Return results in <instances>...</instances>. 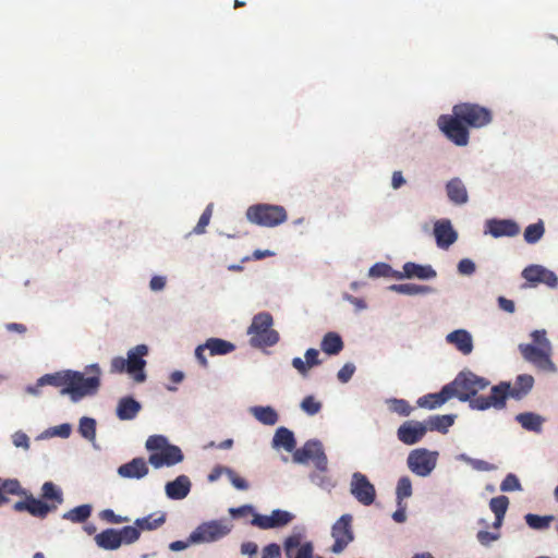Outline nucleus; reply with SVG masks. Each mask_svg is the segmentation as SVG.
I'll return each instance as SVG.
<instances>
[{
  "label": "nucleus",
  "mask_w": 558,
  "mask_h": 558,
  "mask_svg": "<svg viewBox=\"0 0 558 558\" xmlns=\"http://www.w3.org/2000/svg\"><path fill=\"white\" fill-rule=\"evenodd\" d=\"M7 495H26V492L22 488L20 482L15 478L2 480L0 477V506L9 502Z\"/></svg>",
  "instance_id": "nucleus-32"
},
{
  "label": "nucleus",
  "mask_w": 558,
  "mask_h": 558,
  "mask_svg": "<svg viewBox=\"0 0 558 558\" xmlns=\"http://www.w3.org/2000/svg\"><path fill=\"white\" fill-rule=\"evenodd\" d=\"M355 372V366L351 363L344 364L338 372L337 377L341 383H348Z\"/></svg>",
  "instance_id": "nucleus-60"
},
{
  "label": "nucleus",
  "mask_w": 558,
  "mask_h": 558,
  "mask_svg": "<svg viewBox=\"0 0 558 558\" xmlns=\"http://www.w3.org/2000/svg\"><path fill=\"white\" fill-rule=\"evenodd\" d=\"M469 463L476 471H493L495 470V465L490 464L487 461L480 459H469Z\"/></svg>",
  "instance_id": "nucleus-64"
},
{
  "label": "nucleus",
  "mask_w": 558,
  "mask_h": 558,
  "mask_svg": "<svg viewBox=\"0 0 558 558\" xmlns=\"http://www.w3.org/2000/svg\"><path fill=\"white\" fill-rule=\"evenodd\" d=\"M166 521L165 514L156 515L151 513L147 517L136 519L134 524L141 531H153L162 525Z\"/></svg>",
  "instance_id": "nucleus-38"
},
{
  "label": "nucleus",
  "mask_w": 558,
  "mask_h": 558,
  "mask_svg": "<svg viewBox=\"0 0 558 558\" xmlns=\"http://www.w3.org/2000/svg\"><path fill=\"white\" fill-rule=\"evenodd\" d=\"M232 518H246L254 514V508L251 505H243L239 508H231L229 510Z\"/></svg>",
  "instance_id": "nucleus-59"
},
{
  "label": "nucleus",
  "mask_w": 558,
  "mask_h": 558,
  "mask_svg": "<svg viewBox=\"0 0 558 558\" xmlns=\"http://www.w3.org/2000/svg\"><path fill=\"white\" fill-rule=\"evenodd\" d=\"M232 525L226 519L213 520L199 524L190 535L193 543L216 542L231 532Z\"/></svg>",
  "instance_id": "nucleus-9"
},
{
  "label": "nucleus",
  "mask_w": 558,
  "mask_h": 558,
  "mask_svg": "<svg viewBox=\"0 0 558 558\" xmlns=\"http://www.w3.org/2000/svg\"><path fill=\"white\" fill-rule=\"evenodd\" d=\"M100 518L108 523L120 524L129 521V518L116 514L111 509H105L100 512Z\"/></svg>",
  "instance_id": "nucleus-55"
},
{
  "label": "nucleus",
  "mask_w": 558,
  "mask_h": 558,
  "mask_svg": "<svg viewBox=\"0 0 558 558\" xmlns=\"http://www.w3.org/2000/svg\"><path fill=\"white\" fill-rule=\"evenodd\" d=\"M251 524L262 530L272 529L271 520L269 515L259 514L254 511Z\"/></svg>",
  "instance_id": "nucleus-54"
},
{
  "label": "nucleus",
  "mask_w": 558,
  "mask_h": 558,
  "mask_svg": "<svg viewBox=\"0 0 558 558\" xmlns=\"http://www.w3.org/2000/svg\"><path fill=\"white\" fill-rule=\"evenodd\" d=\"M322 350L329 354L336 355L343 349V341L336 332H327L320 343Z\"/></svg>",
  "instance_id": "nucleus-36"
},
{
  "label": "nucleus",
  "mask_w": 558,
  "mask_h": 558,
  "mask_svg": "<svg viewBox=\"0 0 558 558\" xmlns=\"http://www.w3.org/2000/svg\"><path fill=\"white\" fill-rule=\"evenodd\" d=\"M389 409L401 416H409L412 412V407L404 399L389 400Z\"/></svg>",
  "instance_id": "nucleus-50"
},
{
  "label": "nucleus",
  "mask_w": 558,
  "mask_h": 558,
  "mask_svg": "<svg viewBox=\"0 0 558 558\" xmlns=\"http://www.w3.org/2000/svg\"><path fill=\"white\" fill-rule=\"evenodd\" d=\"M396 272L390 265L386 263H377L369 268L368 275L372 278H380V277H393L396 278Z\"/></svg>",
  "instance_id": "nucleus-49"
},
{
  "label": "nucleus",
  "mask_w": 558,
  "mask_h": 558,
  "mask_svg": "<svg viewBox=\"0 0 558 558\" xmlns=\"http://www.w3.org/2000/svg\"><path fill=\"white\" fill-rule=\"evenodd\" d=\"M95 542L98 547L106 550H116L121 546V538L119 537L118 530L106 529L95 536Z\"/></svg>",
  "instance_id": "nucleus-30"
},
{
  "label": "nucleus",
  "mask_w": 558,
  "mask_h": 558,
  "mask_svg": "<svg viewBox=\"0 0 558 558\" xmlns=\"http://www.w3.org/2000/svg\"><path fill=\"white\" fill-rule=\"evenodd\" d=\"M500 537L499 532L478 531L476 534L477 541L483 546H489L493 542Z\"/></svg>",
  "instance_id": "nucleus-56"
},
{
  "label": "nucleus",
  "mask_w": 558,
  "mask_h": 558,
  "mask_svg": "<svg viewBox=\"0 0 558 558\" xmlns=\"http://www.w3.org/2000/svg\"><path fill=\"white\" fill-rule=\"evenodd\" d=\"M389 290L405 295L426 294L433 291V289L428 286H421L415 283L391 284Z\"/></svg>",
  "instance_id": "nucleus-37"
},
{
  "label": "nucleus",
  "mask_w": 558,
  "mask_h": 558,
  "mask_svg": "<svg viewBox=\"0 0 558 558\" xmlns=\"http://www.w3.org/2000/svg\"><path fill=\"white\" fill-rule=\"evenodd\" d=\"M500 489L502 492H515V490H521L522 487H521L519 478L514 474L509 473L508 475H506V477L501 482Z\"/></svg>",
  "instance_id": "nucleus-53"
},
{
  "label": "nucleus",
  "mask_w": 558,
  "mask_h": 558,
  "mask_svg": "<svg viewBox=\"0 0 558 558\" xmlns=\"http://www.w3.org/2000/svg\"><path fill=\"white\" fill-rule=\"evenodd\" d=\"M531 337L533 339V343L532 344H535L536 347H541V348H543V347H545V348L551 347L549 340L546 337V331L544 329H542V330H534L531 333Z\"/></svg>",
  "instance_id": "nucleus-58"
},
{
  "label": "nucleus",
  "mask_w": 558,
  "mask_h": 558,
  "mask_svg": "<svg viewBox=\"0 0 558 558\" xmlns=\"http://www.w3.org/2000/svg\"><path fill=\"white\" fill-rule=\"evenodd\" d=\"M488 385L489 381L486 378L472 372H461L452 383L448 384V386H451L453 397L462 402L469 401L470 403L477 398V392L484 390Z\"/></svg>",
  "instance_id": "nucleus-7"
},
{
  "label": "nucleus",
  "mask_w": 558,
  "mask_h": 558,
  "mask_svg": "<svg viewBox=\"0 0 558 558\" xmlns=\"http://www.w3.org/2000/svg\"><path fill=\"white\" fill-rule=\"evenodd\" d=\"M93 376L85 377L80 372L65 371L54 374H46L39 378V386L50 385L62 387L61 395H70L76 402L86 396L95 395L100 386V367L98 364L87 366Z\"/></svg>",
  "instance_id": "nucleus-1"
},
{
  "label": "nucleus",
  "mask_w": 558,
  "mask_h": 558,
  "mask_svg": "<svg viewBox=\"0 0 558 558\" xmlns=\"http://www.w3.org/2000/svg\"><path fill=\"white\" fill-rule=\"evenodd\" d=\"M301 409L308 415H315L322 410V403L313 396H306L301 402Z\"/></svg>",
  "instance_id": "nucleus-51"
},
{
  "label": "nucleus",
  "mask_w": 558,
  "mask_h": 558,
  "mask_svg": "<svg viewBox=\"0 0 558 558\" xmlns=\"http://www.w3.org/2000/svg\"><path fill=\"white\" fill-rule=\"evenodd\" d=\"M437 276L436 271L429 265H418L408 262L403 265L402 272H396V279L418 278L422 280L433 279Z\"/></svg>",
  "instance_id": "nucleus-21"
},
{
  "label": "nucleus",
  "mask_w": 558,
  "mask_h": 558,
  "mask_svg": "<svg viewBox=\"0 0 558 558\" xmlns=\"http://www.w3.org/2000/svg\"><path fill=\"white\" fill-rule=\"evenodd\" d=\"M141 409V403L137 402L135 399H133L132 397H124L120 399L118 403L117 416L121 421L133 420L134 417H136Z\"/></svg>",
  "instance_id": "nucleus-29"
},
{
  "label": "nucleus",
  "mask_w": 558,
  "mask_h": 558,
  "mask_svg": "<svg viewBox=\"0 0 558 558\" xmlns=\"http://www.w3.org/2000/svg\"><path fill=\"white\" fill-rule=\"evenodd\" d=\"M226 474L228 475L230 482L236 489L245 490L248 488L247 482L244 478L240 477L233 470L226 469Z\"/></svg>",
  "instance_id": "nucleus-57"
},
{
  "label": "nucleus",
  "mask_w": 558,
  "mask_h": 558,
  "mask_svg": "<svg viewBox=\"0 0 558 558\" xmlns=\"http://www.w3.org/2000/svg\"><path fill=\"white\" fill-rule=\"evenodd\" d=\"M13 444L15 447H22L24 449L29 448V438L28 436L23 432H16L13 436Z\"/></svg>",
  "instance_id": "nucleus-63"
},
{
  "label": "nucleus",
  "mask_w": 558,
  "mask_h": 558,
  "mask_svg": "<svg viewBox=\"0 0 558 558\" xmlns=\"http://www.w3.org/2000/svg\"><path fill=\"white\" fill-rule=\"evenodd\" d=\"M292 459L294 462L301 464L313 461L317 470H327V457L324 452L322 442L318 440H308L302 448L295 449L293 451Z\"/></svg>",
  "instance_id": "nucleus-12"
},
{
  "label": "nucleus",
  "mask_w": 558,
  "mask_h": 558,
  "mask_svg": "<svg viewBox=\"0 0 558 558\" xmlns=\"http://www.w3.org/2000/svg\"><path fill=\"white\" fill-rule=\"evenodd\" d=\"M269 517L271 520L272 529L284 526L289 524L293 519V515L289 511L280 509L274 510Z\"/></svg>",
  "instance_id": "nucleus-47"
},
{
  "label": "nucleus",
  "mask_w": 558,
  "mask_h": 558,
  "mask_svg": "<svg viewBox=\"0 0 558 558\" xmlns=\"http://www.w3.org/2000/svg\"><path fill=\"white\" fill-rule=\"evenodd\" d=\"M452 112L460 118L468 128L480 129L492 122V111L483 106L472 102L454 105Z\"/></svg>",
  "instance_id": "nucleus-8"
},
{
  "label": "nucleus",
  "mask_w": 558,
  "mask_h": 558,
  "mask_svg": "<svg viewBox=\"0 0 558 558\" xmlns=\"http://www.w3.org/2000/svg\"><path fill=\"white\" fill-rule=\"evenodd\" d=\"M515 421L526 430L541 433L545 418L534 412H523L515 416Z\"/></svg>",
  "instance_id": "nucleus-31"
},
{
  "label": "nucleus",
  "mask_w": 558,
  "mask_h": 558,
  "mask_svg": "<svg viewBox=\"0 0 558 558\" xmlns=\"http://www.w3.org/2000/svg\"><path fill=\"white\" fill-rule=\"evenodd\" d=\"M245 216L251 223L266 228H275L288 219V213L283 206L266 203L251 205Z\"/></svg>",
  "instance_id": "nucleus-5"
},
{
  "label": "nucleus",
  "mask_w": 558,
  "mask_h": 558,
  "mask_svg": "<svg viewBox=\"0 0 558 558\" xmlns=\"http://www.w3.org/2000/svg\"><path fill=\"white\" fill-rule=\"evenodd\" d=\"M438 453L425 448L412 450L407 459L408 468L417 476L426 477L436 468Z\"/></svg>",
  "instance_id": "nucleus-11"
},
{
  "label": "nucleus",
  "mask_w": 558,
  "mask_h": 558,
  "mask_svg": "<svg viewBox=\"0 0 558 558\" xmlns=\"http://www.w3.org/2000/svg\"><path fill=\"white\" fill-rule=\"evenodd\" d=\"M263 558H281V549L278 544L271 543L264 547Z\"/></svg>",
  "instance_id": "nucleus-62"
},
{
  "label": "nucleus",
  "mask_w": 558,
  "mask_h": 558,
  "mask_svg": "<svg viewBox=\"0 0 558 558\" xmlns=\"http://www.w3.org/2000/svg\"><path fill=\"white\" fill-rule=\"evenodd\" d=\"M331 535L335 538V543L331 546V551L340 554L344 548L353 541L354 535L352 531V515H341L332 525Z\"/></svg>",
  "instance_id": "nucleus-14"
},
{
  "label": "nucleus",
  "mask_w": 558,
  "mask_h": 558,
  "mask_svg": "<svg viewBox=\"0 0 558 558\" xmlns=\"http://www.w3.org/2000/svg\"><path fill=\"white\" fill-rule=\"evenodd\" d=\"M412 495V482L409 476H402L399 478L396 488V497L398 505Z\"/></svg>",
  "instance_id": "nucleus-44"
},
{
  "label": "nucleus",
  "mask_w": 558,
  "mask_h": 558,
  "mask_svg": "<svg viewBox=\"0 0 558 558\" xmlns=\"http://www.w3.org/2000/svg\"><path fill=\"white\" fill-rule=\"evenodd\" d=\"M509 506V498L505 495L494 497L489 501V508L498 517V520L504 519Z\"/></svg>",
  "instance_id": "nucleus-45"
},
{
  "label": "nucleus",
  "mask_w": 558,
  "mask_h": 558,
  "mask_svg": "<svg viewBox=\"0 0 558 558\" xmlns=\"http://www.w3.org/2000/svg\"><path fill=\"white\" fill-rule=\"evenodd\" d=\"M522 277L531 287H535L537 283H545L549 288H556L558 286V278L555 272L541 265H530L525 267L522 271Z\"/></svg>",
  "instance_id": "nucleus-17"
},
{
  "label": "nucleus",
  "mask_w": 558,
  "mask_h": 558,
  "mask_svg": "<svg viewBox=\"0 0 558 558\" xmlns=\"http://www.w3.org/2000/svg\"><path fill=\"white\" fill-rule=\"evenodd\" d=\"M13 509L16 512L26 511L33 517L45 519L49 512L57 509V505L36 499L33 495H26L25 500H19L13 505Z\"/></svg>",
  "instance_id": "nucleus-16"
},
{
  "label": "nucleus",
  "mask_w": 558,
  "mask_h": 558,
  "mask_svg": "<svg viewBox=\"0 0 558 558\" xmlns=\"http://www.w3.org/2000/svg\"><path fill=\"white\" fill-rule=\"evenodd\" d=\"M148 465L144 458H134L118 468V474L124 478H143L148 474Z\"/></svg>",
  "instance_id": "nucleus-22"
},
{
  "label": "nucleus",
  "mask_w": 558,
  "mask_h": 558,
  "mask_svg": "<svg viewBox=\"0 0 558 558\" xmlns=\"http://www.w3.org/2000/svg\"><path fill=\"white\" fill-rule=\"evenodd\" d=\"M205 347L210 355H225L235 350V345L227 340L220 338H209L205 342Z\"/></svg>",
  "instance_id": "nucleus-35"
},
{
  "label": "nucleus",
  "mask_w": 558,
  "mask_h": 558,
  "mask_svg": "<svg viewBox=\"0 0 558 558\" xmlns=\"http://www.w3.org/2000/svg\"><path fill=\"white\" fill-rule=\"evenodd\" d=\"M213 204H208L203 214L199 217L197 225L194 228V232L196 234H202L205 232L206 227L209 225L210 218L213 216Z\"/></svg>",
  "instance_id": "nucleus-52"
},
{
  "label": "nucleus",
  "mask_w": 558,
  "mask_h": 558,
  "mask_svg": "<svg viewBox=\"0 0 558 558\" xmlns=\"http://www.w3.org/2000/svg\"><path fill=\"white\" fill-rule=\"evenodd\" d=\"M305 361L296 356L292 359V366L302 375L307 376L308 369L322 363L318 350L311 348L305 352Z\"/></svg>",
  "instance_id": "nucleus-28"
},
{
  "label": "nucleus",
  "mask_w": 558,
  "mask_h": 558,
  "mask_svg": "<svg viewBox=\"0 0 558 558\" xmlns=\"http://www.w3.org/2000/svg\"><path fill=\"white\" fill-rule=\"evenodd\" d=\"M453 397V392L451 391V386L445 385L441 390L437 393H428L425 395L417 400V404L421 408L425 409H436L446 403L449 399Z\"/></svg>",
  "instance_id": "nucleus-23"
},
{
  "label": "nucleus",
  "mask_w": 558,
  "mask_h": 558,
  "mask_svg": "<svg viewBox=\"0 0 558 558\" xmlns=\"http://www.w3.org/2000/svg\"><path fill=\"white\" fill-rule=\"evenodd\" d=\"M519 350L524 360L532 363L537 368L546 372H556V366L550 360L551 347L541 348L535 344L521 343Z\"/></svg>",
  "instance_id": "nucleus-13"
},
{
  "label": "nucleus",
  "mask_w": 558,
  "mask_h": 558,
  "mask_svg": "<svg viewBox=\"0 0 558 558\" xmlns=\"http://www.w3.org/2000/svg\"><path fill=\"white\" fill-rule=\"evenodd\" d=\"M283 549L287 558H313V545L310 542L301 544L300 535H291L286 538Z\"/></svg>",
  "instance_id": "nucleus-19"
},
{
  "label": "nucleus",
  "mask_w": 558,
  "mask_h": 558,
  "mask_svg": "<svg viewBox=\"0 0 558 558\" xmlns=\"http://www.w3.org/2000/svg\"><path fill=\"white\" fill-rule=\"evenodd\" d=\"M454 420L456 415L453 414L433 415L425 421V424L427 426V430H437L446 434L448 433L449 427L453 425Z\"/></svg>",
  "instance_id": "nucleus-33"
},
{
  "label": "nucleus",
  "mask_w": 558,
  "mask_h": 558,
  "mask_svg": "<svg viewBox=\"0 0 558 558\" xmlns=\"http://www.w3.org/2000/svg\"><path fill=\"white\" fill-rule=\"evenodd\" d=\"M118 534L121 538V545L132 544L136 542L141 536L140 530L135 525L123 526L121 530H118Z\"/></svg>",
  "instance_id": "nucleus-48"
},
{
  "label": "nucleus",
  "mask_w": 558,
  "mask_h": 558,
  "mask_svg": "<svg viewBox=\"0 0 558 558\" xmlns=\"http://www.w3.org/2000/svg\"><path fill=\"white\" fill-rule=\"evenodd\" d=\"M252 413L257 421L265 425H275L278 422V414L271 407H254Z\"/></svg>",
  "instance_id": "nucleus-39"
},
{
  "label": "nucleus",
  "mask_w": 558,
  "mask_h": 558,
  "mask_svg": "<svg viewBox=\"0 0 558 558\" xmlns=\"http://www.w3.org/2000/svg\"><path fill=\"white\" fill-rule=\"evenodd\" d=\"M92 514V507L89 505L77 506L62 515V519L71 521L73 523H83Z\"/></svg>",
  "instance_id": "nucleus-40"
},
{
  "label": "nucleus",
  "mask_w": 558,
  "mask_h": 558,
  "mask_svg": "<svg viewBox=\"0 0 558 558\" xmlns=\"http://www.w3.org/2000/svg\"><path fill=\"white\" fill-rule=\"evenodd\" d=\"M437 245L440 248H448L457 241V232L453 230L450 221L436 222L434 228Z\"/></svg>",
  "instance_id": "nucleus-24"
},
{
  "label": "nucleus",
  "mask_w": 558,
  "mask_h": 558,
  "mask_svg": "<svg viewBox=\"0 0 558 558\" xmlns=\"http://www.w3.org/2000/svg\"><path fill=\"white\" fill-rule=\"evenodd\" d=\"M272 316L262 312L253 317L247 333L251 336L250 343L255 348L271 347L279 341V333L272 329Z\"/></svg>",
  "instance_id": "nucleus-6"
},
{
  "label": "nucleus",
  "mask_w": 558,
  "mask_h": 558,
  "mask_svg": "<svg viewBox=\"0 0 558 558\" xmlns=\"http://www.w3.org/2000/svg\"><path fill=\"white\" fill-rule=\"evenodd\" d=\"M533 385L534 378L531 375H519L513 386L510 383L501 381L492 388L489 396H478V398L471 401V408L478 411L489 408L501 410L506 407L509 397L520 400L529 393Z\"/></svg>",
  "instance_id": "nucleus-2"
},
{
  "label": "nucleus",
  "mask_w": 558,
  "mask_h": 558,
  "mask_svg": "<svg viewBox=\"0 0 558 558\" xmlns=\"http://www.w3.org/2000/svg\"><path fill=\"white\" fill-rule=\"evenodd\" d=\"M437 124L441 132L453 144L465 146L469 143V130L464 122L457 114H442L438 118Z\"/></svg>",
  "instance_id": "nucleus-10"
},
{
  "label": "nucleus",
  "mask_w": 558,
  "mask_h": 558,
  "mask_svg": "<svg viewBox=\"0 0 558 558\" xmlns=\"http://www.w3.org/2000/svg\"><path fill=\"white\" fill-rule=\"evenodd\" d=\"M446 340L448 343L453 344L461 353L468 355L473 350V341L469 331L458 329L450 332Z\"/></svg>",
  "instance_id": "nucleus-26"
},
{
  "label": "nucleus",
  "mask_w": 558,
  "mask_h": 558,
  "mask_svg": "<svg viewBox=\"0 0 558 558\" xmlns=\"http://www.w3.org/2000/svg\"><path fill=\"white\" fill-rule=\"evenodd\" d=\"M350 493L363 506H371L376 499L375 486L360 472L352 475Z\"/></svg>",
  "instance_id": "nucleus-15"
},
{
  "label": "nucleus",
  "mask_w": 558,
  "mask_h": 558,
  "mask_svg": "<svg viewBox=\"0 0 558 558\" xmlns=\"http://www.w3.org/2000/svg\"><path fill=\"white\" fill-rule=\"evenodd\" d=\"M486 229V231L494 238L515 236L520 232L518 223L510 219L487 220Z\"/></svg>",
  "instance_id": "nucleus-20"
},
{
  "label": "nucleus",
  "mask_w": 558,
  "mask_h": 558,
  "mask_svg": "<svg viewBox=\"0 0 558 558\" xmlns=\"http://www.w3.org/2000/svg\"><path fill=\"white\" fill-rule=\"evenodd\" d=\"M447 196L456 205H463L468 202V191L459 178H453L446 184Z\"/></svg>",
  "instance_id": "nucleus-27"
},
{
  "label": "nucleus",
  "mask_w": 558,
  "mask_h": 558,
  "mask_svg": "<svg viewBox=\"0 0 558 558\" xmlns=\"http://www.w3.org/2000/svg\"><path fill=\"white\" fill-rule=\"evenodd\" d=\"M148 348L145 344H138L128 352V359L117 356L111 360L110 372L112 374L129 373L137 383H143L146 379L144 367L146 361L144 356L147 355Z\"/></svg>",
  "instance_id": "nucleus-4"
},
{
  "label": "nucleus",
  "mask_w": 558,
  "mask_h": 558,
  "mask_svg": "<svg viewBox=\"0 0 558 558\" xmlns=\"http://www.w3.org/2000/svg\"><path fill=\"white\" fill-rule=\"evenodd\" d=\"M526 524L533 530H545L554 521V515H538L527 513L525 517Z\"/></svg>",
  "instance_id": "nucleus-42"
},
{
  "label": "nucleus",
  "mask_w": 558,
  "mask_h": 558,
  "mask_svg": "<svg viewBox=\"0 0 558 558\" xmlns=\"http://www.w3.org/2000/svg\"><path fill=\"white\" fill-rule=\"evenodd\" d=\"M427 433L425 422L405 421L397 430L398 439L404 445H414L423 439Z\"/></svg>",
  "instance_id": "nucleus-18"
},
{
  "label": "nucleus",
  "mask_w": 558,
  "mask_h": 558,
  "mask_svg": "<svg viewBox=\"0 0 558 558\" xmlns=\"http://www.w3.org/2000/svg\"><path fill=\"white\" fill-rule=\"evenodd\" d=\"M41 497L48 501H53L51 505L58 506L63 502L62 492L52 482L44 483Z\"/></svg>",
  "instance_id": "nucleus-41"
},
{
  "label": "nucleus",
  "mask_w": 558,
  "mask_h": 558,
  "mask_svg": "<svg viewBox=\"0 0 558 558\" xmlns=\"http://www.w3.org/2000/svg\"><path fill=\"white\" fill-rule=\"evenodd\" d=\"M78 432L84 438L94 440L96 437V421L92 417H82L80 420Z\"/></svg>",
  "instance_id": "nucleus-46"
},
{
  "label": "nucleus",
  "mask_w": 558,
  "mask_h": 558,
  "mask_svg": "<svg viewBox=\"0 0 558 558\" xmlns=\"http://www.w3.org/2000/svg\"><path fill=\"white\" fill-rule=\"evenodd\" d=\"M272 445L275 447H282L288 452H292L294 451L296 441L293 433L290 429L286 427H279L275 433Z\"/></svg>",
  "instance_id": "nucleus-34"
},
{
  "label": "nucleus",
  "mask_w": 558,
  "mask_h": 558,
  "mask_svg": "<svg viewBox=\"0 0 558 558\" xmlns=\"http://www.w3.org/2000/svg\"><path fill=\"white\" fill-rule=\"evenodd\" d=\"M146 449L150 451L148 462L156 469L171 466L183 460V453L177 446L169 445L165 436L153 435L146 440Z\"/></svg>",
  "instance_id": "nucleus-3"
},
{
  "label": "nucleus",
  "mask_w": 558,
  "mask_h": 558,
  "mask_svg": "<svg viewBox=\"0 0 558 558\" xmlns=\"http://www.w3.org/2000/svg\"><path fill=\"white\" fill-rule=\"evenodd\" d=\"M191 486V481L186 475H179L174 481L166 484V494L170 499L181 500L189 495Z\"/></svg>",
  "instance_id": "nucleus-25"
},
{
  "label": "nucleus",
  "mask_w": 558,
  "mask_h": 558,
  "mask_svg": "<svg viewBox=\"0 0 558 558\" xmlns=\"http://www.w3.org/2000/svg\"><path fill=\"white\" fill-rule=\"evenodd\" d=\"M458 271L461 275L470 276L475 272V264L469 258H463L458 264Z\"/></svg>",
  "instance_id": "nucleus-61"
},
{
  "label": "nucleus",
  "mask_w": 558,
  "mask_h": 558,
  "mask_svg": "<svg viewBox=\"0 0 558 558\" xmlns=\"http://www.w3.org/2000/svg\"><path fill=\"white\" fill-rule=\"evenodd\" d=\"M544 232L545 228L543 221L529 225L524 230V240L529 244H534L543 238Z\"/></svg>",
  "instance_id": "nucleus-43"
}]
</instances>
